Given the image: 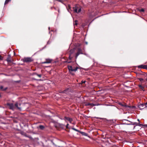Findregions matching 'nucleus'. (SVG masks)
<instances>
[{
    "label": "nucleus",
    "mask_w": 147,
    "mask_h": 147,
    "mask_svg": "<svg viewBox=\"0 0 147 147\" xmlns=\"http://www.w3.org/2000/svg\"><path fill=\"white\" fill-rule=\"evenodd\" d=\"M67 67L69 71L71 72L72 71H76L79 68L77 66V64L75 62H73L72 64L71 65H68Z\"/></svg>",
    "instance_id": "obj_1"
},
{
    "label": "nucleus",
    "mask_w": 147,
    "mask_h": 147,
    "mask_svg": "<svg viewBox=\"0 0 147 147\" xmlns=\"http://www.w3.org/2000/svg\"><path fill=\"white\" fill-rule=\"evenodd\" d=\"M73 11L75 13H78L81 11V7L79 6H76L73 8Z\"/></svg>",
    "instance_id": "obj_2"
},
{
    "label": "nucleus",
    "mask_w": 147,
    "mask_h": 147,
    "mask_svg": "<svg viewBox=\"0 0 147 147\" xmlns=\"http://www.w3.org/2000/svg\"><path fill=\"white\" fill-rule=\"evenodd\" d=\"M24 62H29L33 61L31 57H24L23 59Z\"/></svg>",
    "instance_id": "obj_3"
},
{
    "label": "nucleus",
    "mask_w": 147,
    "mask_h": 147,
    "mask_svg": "<svg viewBox=\"0 0 147 147\" xmlns=\"http://www.w3.org/2000/svg\"><path fill=\"white\" fill-rule=\"evenodd\" d=\"M83 50L81 49L80 48H78V51L76 56V59L77 58L78 56L80 54H83Z\"/></svg>",
    "instance_id": "obj_4"
},
{
    "label": "nucleus",
    "mask_w": 147,
    "mask_h": 147,
    "mask_svg": "<svg viewBox=\"0 0 147 147\" xmlns=\"http://www.w3.org/2000/svg\"><path fill=\"white\" fill-rule=\"evenodd\" d=\"M63 119L66 122H66V121L67 120L69 121L70 123H71L73 121V119L72 118L66 117H65Z\"/></svg>",
    "instance_id": "obj_5"
},
{
    "label": "nucleus",
    "mask_w": 147,
    "mask_h": 147,
    "mask_svg": "<svg viewBox=\"0 0 147 147\" xmlns=\"http://www.w3.org/2000/svg\"><path fill=\"white\" fill-rule=\"evenodd\" d=\"M7 105L9 107L10 109L13 110L14 109V105L13 103H7Z\"/></svg>",
    "instance_id": "obj_6"
},
{
    "label": "nucleus",
    "mask_w": 147,
    "mask_h": 147,
    "mask_svg": "<svg viewBox=\"0 0 147 147\" xmlns=\"http://www.w3.org/2000/svg\"><path fill=\"white\" fill-rule=\"evenodd\" d=\"M146 107V105L144 104H138V108H139L140 109L142 110L143 109Z\"/></svg>",
    "instance_id": "obj_7"
},
{
    "label": "nucleus",
    "mask_w": 147,
    "mask_h": 147,
    "mask_svg": "<svg viewBox=\"0 0 147 147\" xmlns=\"http://www.w3.org/2000/svg\"><path fill=\"white\" fill-rule=\"evenodd\" d=\"M138 68H142L147 69V65H138Z\"/></svg>",
    "instance_id": "obj_8"
},
{
    "label": "nucleus",
    "mask_w": 147,
    "mask_h": 147,
    "mask_svg": "<svg viewBox=\"0 0 147 147\" xmlns=\"http://www.w3.org/2000/svg\"><path fill=\"white\" fill-rule=\"evenodd\" d=\"M15 106L19 110H20L21 109V108L19 106H20V104H18V103H16L15 104Z\"/></svg>",
    "instance_id": "obj_9"
},
{
    "label": "nucleus",
    "mask_w": 147,
    "mask_h": 147,
    "mask_svg": "<svg viewBox=\"0 0 147 147\" xmlns=\"http://www.w3.org/2000/svg\"><path fill=\"white\" fill-rule=\"evenodd\" d=\"M7 89V88L6 87L5 88H3V87L2 86H0V89L2 91H5Z\"/></svg>",
    "instance_id": "obj_10"
},
{
    "label": "nucleus",
    "mask_w": 147,
    "mask_h": 147,
    "mask_svg": "<svg viewBox=\"0 0 147 147\" xmlns=\"http://www.w3.org/2000/svg\"><path fill=\"white\" fill-rule=\"evenodd\" d=\"M46 60L47 63H50L52 62V60L50 59H46Z\"/></svg>",
    "instance_id": "obj_11"
},
{
    "label": "nucleus",
    "mask_w": 147,
    "mask_h": 147,
    "mask_svg": "<svg viewBox=\"0 0 147 147\" xmlns=\"http://www.w3.org/2000/svg\"><path fill=\"white\" fill-rule=\"evenodd\" d=\"M86 105L87 106H90L92 107H93L94 106V104L91 103H87L86 104Z\"/></svg>",
    "instance_id": "obj_12"
},
{
    "label": "nucleus",
    "mask_w": 147,
    "mask_h": 147,
    "mask_svg": "<svg viewBox=\"0 0 147 147\" xmlns=\"http://www.w3.org/2000/svg\"><path fill=\"white\" fill-rule=\"evenodd\" d=\"M80 132L83 135L87 136V134L84 132H82V131H80Z\"/></svg>",
    "instance_id": "obj_13"
},
{
    "label": "nucleus",
    "mask_w": 147,
    "mask_h": 147,
    "mask_svg": "<svg viewBox=\"0 0 147 147\" xmlns=\"http://www.w3.org/2000/svg\"><path fill=\"white\" fill-rule=\"evenodd\" d=\"M140 122L139 120L138 119V126H140L142 127H142L143 126H144V125L142 124H140Z\"/></svg>",
    "instance_id": "obj_14"
},
{
    "label": "nucleus",
    "mask_w": 147,
    "mask_h": 147,
    "mask_svg": "<svg viewBox=\"0 0 147 147\" xmlns=\"http://www.w3.org/2000/svg\"><path fill=\"white\" fill-rule=\"evenodd\" d=\"M119 104L120 105H121L123 107H126V105L125 104H124L121 102H119Z\"/></svg>",
    "instance_id": "obj_15"
},
{
    "label": "nucleus",
    "mask_w": 147,
    "mask_h": 147,
    "mask_svg": "<svg viewBox=\"0 0 147 147\" xmlns=\"http://www.w3.org/2000/svg\"><path fill=\"white\" fill-rule=\"evenodd\" d=\"M138 86L142 90H144V87L142 86L141 85H139Z\"/></svg>",
    "instance_id": "obj_16"
},
{
    "label": "nucleus",
    "mask_w": 147,
    "mask_h": 147,
    "mask_svg": "<svg viewBox=\"0 0 147 147\" xmlns=\"http://www.w3.org/2000/svg\"><path fill=\"white\" fill-rule=\"evenodd\" d=\"M11 0H6L4 3L5 5H6Z\"/></svg>",
    "instance_id": "obj_17"
},
{
    "label": "nucleus",
    "mask_w": 147,
    "mask_h": 147,
    "mask_svg": "<svg viewBox=\"0 0 147 147\" xmlns=\"http://www.w3.org/2000/svg\"><path fill=\"white\" fill-rule=\"evenodd\" d=\"M68 90H69L68 89H67L66 90H64L63 91V93H64L67 94L68 93L67 92L68 91Z\"/></svg>",
    "instance_id": "obj_18"
},
{
    "label": "nucleus",
    "mask_w": 147,
    "mask_h": 147,
    "mask_svg": "<svg viewBox=\"0 0 147 147\" xmlns=\"http://www.w3.org/2000/svg\"><path fill=\"white\" fill-rule=\"evenodd\" d=\"M39 128L41 129H43L44 128V127L42 125H40L39 126Z\"/></svg>",
    "instance_id": "obj_19"
},
{
    "label": "nucleus",
    "mask_w": 147,
    "mask_h": 147,
    "mask_svg": "<svg viewBox=\"0 0 147 147\" xmlns=\"http://www.w3.org/2000/svg\"><path fill=\"white\" fill-rule=\"evenodd\" d=\"M138 11H139L140 12H144V9H142L139 10L138 9Z\"/></svg>",
    "instance_id": "obj_20"
},
{
    "label": "nucleus",
    "mask_w": 147,
    "mask_h": 147,
    "mask_svg": "<svg viewBox=\"0 0 147 147\" xmlns=\"http://www.w3.org/2000/svg\"><path fill=\"white\" fill-rule=\"evenodd\" d=\"M144 144H142L141 143H140L138 147H142V146L144 147Z\"/></svg>",
    "instance_id": "obj_21"
},
{
    "label": "nucleus",
    "mask_w": 147,
    "mask_h": 147,
    "mask_svg": "<svg viewBox=\"0 0 147 147\" xmlns=\"http://www.w3.org/2000/svg\"><path fill=\"white\" fill-rule=\"evenodd\" d=\"M60 126L61 128H63L65 126V125L63 124H60Z\"/></svg>",
    "instance_id": "obj_22"
},
{
    "label": "nucleus",
    "mask_w": 147,
    "mask_h": 147,
    "mask_svg": "<svg viewBox=\"0 0 147 147\" xmlns=\"http://www.w3.org/2000/svg\"><path fill=\"white\" fill-rule=\"evenodd\" d=\"M72 129H73L74 130H75V131H76L80 132V131H79V130H78V129H75V128H72Z\"/></svg>",
    "instance_id": "obj_23"
},
{
    "label": "nucleus",
    "mask_w": 147,
    "mask_h": 147,
    "mask_svg": "<svg viewBox=\"0 0 147 147\" xmlns=\"http://www.w3.org/2000/svg\"><path fill=\"white\" fill-rule=\"evenodd\" d=\"M77 22L78 21L77 20H76L75 21V24H74V25L76 26L78 24Z\"/></svg>",
    "instance_id": "obj_24"
},
{
    "label": "nucleus",
    "mask_w": 147,
    "mask_h": 147,
    "mask_svg": "<svg viewBox=\"0 0 147 147\" xmlns=\"http://www.w3.org/2000/svg\"><path fill=\"white\" fill-rule=\"evenodd\" d=\"M71 54L69 55V58L70 60H71L72 58V57H71Z\"/></svg>",
    "instance_id": "obj_25"
},
{
    "label": "nucleus",
    "mask_w": 147,
    "mask_h": 147,
    "mask_svg": "<svg viewBox=\"0 0 147 147\" xmlns=\"http://www.w3.org/2000/svg\"><path fill=\"white\" fill-rule=\"evenodd\" d=\"M36 74L39 78H41V74Z\"/></svg>",
    "instance_id": "obj_26"
},
{
    "label": "nucleus",
    "mask_w": 147,
    "mask_h": 147,
    "mask_svg": "<svg viewBox=\"0 0 147 147\" xmlns=\"http://www.w3.org/2000/svg\"><path fill=\"white\" fill-rule=\"evenodd\" d=\"M65 63H71V61H68V60L65 61Z\"/></svg>",
    "instance_id": "obj_27"
},
{
    "label": "nucleus",
    "mask_w": 147,
    "mask_h": 147,
    "mask_svg": "<svg viewBox=\"0 0 147 147\" xmlns=\"http://www.w3.org/2000/svg\"><path fill=\"white\" fill-rule=\"evenodd\" d=\"M51 142H52V143H53V144L55 146V147H60V146H58V147H57L54 144V143L52 141H51Z\"/></svg>",
    "instance_id": "obj_28"
},
{
    "label": "nucleus",
    "mask_w": 147,
    "mask_h": 147,
    "mask_svg": "<svg viewBox=\"0 0 147 147\" xmlns=\"http://www.w3.org/2000/svg\"><path fill=\"white\" fill-rule=\"evenodd\" d=\"M69 125V124L68 123H67L66 125V127L67 128H68V126Z\"/></svg>",
    "instance_id": "obj_29"
},
{
    "label": "nucleus",
    "mask_w": 147,
    "mask_h": 147,
    "mask_svg": "<svg viewBox=\"0 0 147 147\" xmlns=\"http://www.w3.org/2000/svg\"><path fill=\"white\" fill-rule=\"evenodd\" d=\"M86 82V81H82V83L83 84V83H85Z\"/></svg>",
    "instance_id": "obj_30"
},
{
    "label": "nucleus",
    "mask_w": 147,
    "mask_h": 147,
    "mask_svg": "<svg viewBox=\"0 0 147 147\" xmlns=\"http://www.w3.org/2000/svg\"><path fill=\"white\" fill-rule=\"evenodd\" d=\"M42 63H47L46 61L44 62H43Z\"/></svg>",
    "instance_id": "obj_31"
},
{
    "label": "nucleus",
    "mask_w": 147,
    "mask_h": 147,
    "mask_svg": "<svg viewBox=\"0 0 147 147\" xmlns=\"http://www.w3.org/2000/svg\"><path fill=\"white\" fill-rule=\"evenodd\" d=\"M2 59L1 57V56L0 55V60H2Z\"/></svg>",
    "instance_id": "obj_32"
},
{
    "label": "nucleus",
    "mask_w": 147,
    "mask_h": 147,
    "mask_svg": "<svg viewBox=\"0 0 147 147\" xmlns=\"http://www.w3.org/2000/svg\"><path fill=\"white\" fill-rule=\"evenodd\" d=\"M139 79L140 80V81H141L142 80H143V79H140H140Z\"/></svg>",
    "instance_id": "obj_33"
},
{
    "label": "nucleus",
    "mask_w": 147,
    "mask_h": 147,
    "mask_svg": "<svg viewBox=\"0 0 147 147\" xmlns=\"http://www.w3.org/2000/svg\"><path fill=\"white\" fill-rule=\"evenodd\" d=\"M7 61H10V60H7Z\"/></svg>",
    "instance_id": "obj_34"
},
{
    "label": "nucleus",
    "mask_w": 147,
    "mask_h": 147,
    "mask_svg": "<svg viewBox=\"0 0 147 147\" xmlns=\"http://www.w3.org/2000/svg\"><path fill=\"white\" fill-rule=\"evenodd\" d=\"M86 44H87V42H86Z\"/></svg>",
    "instance_id": "obj_35"
},
{
    "label": "nucleus",
    "mask_w": 147,
    "mask_h": 147,
    "mask_svg": "<svg viewBox=\"0 0 147 147\" xmlns=\"http://www.w3.org/2000/svg\"><path fill=\"white\" fill-rule=\"evenodd\" d=\"M146 104H147V103H146Z\"/></svg>",
    "instance_id": "obj_36"
}]
</instances>
